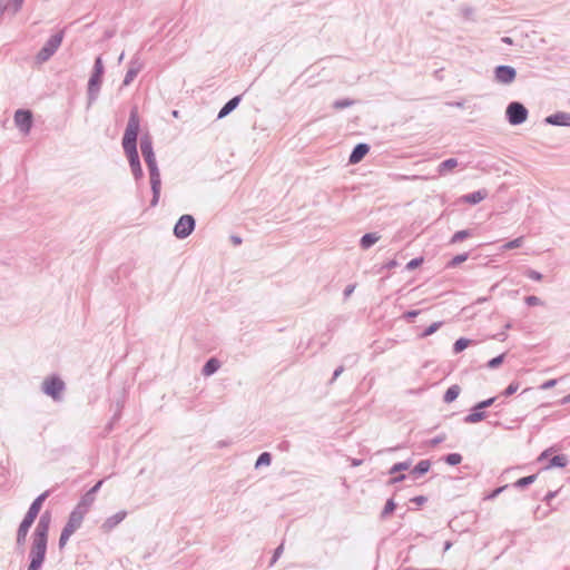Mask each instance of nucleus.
<instances>
[{
  "label": "nucleus",
  "instance_id": "nucleus-34",
  "mask_svg": "<svg viewBox=\"0 0 570 570\" xmlns=\"http://www.w3.org/2000/svg\"><path fill=\"white\" fill-rule=\"evenodd\" d=\"M462 455L460 453H449L446 455L443 456V461L451 465V466H454V465H458L462 462Z\"/></svg>",
  "mask_w": 570,
  "mask_h": 570
},
{
  "label": "nucleus",
  "instance_id": "nucleus-56",
  "mask_svg": "<svg viewBox=\"0 0 570 570\" xmlns=\"http://www.w3.org/2000/svg\"><path fill=\"white\" fill-rule=\"evenodd\" d=\"M354 289H355V284H348V285L345 287L344 292H343L344 299H347V298L352 295V293L354 292Z\"/></svg>",
  "mask_w": 570,
  "mask_h": 570
},
{
  "label": "nucleus",
  "instance_id": "nucleus-42",
  "mask_svg": "<svg viewBox=\"0 0 570 570\" xmlns=\"http://www.w3.org/2000/svg\"><path fill=\"white\" fill-rule=\"evenodd\" d=\"M524 275L529 278V279H532V281H535V282H540L542 278H543V275L535 271V269H527Z\"/></svg>",
  "mask_w": 570,
  "mask_h": 570
},
{
  "label": "nucleus",
  "instance_id": "nucleus-29",
  "mask_svg": "<svg viewBox=\"0 0 570 570\" xmlns=\"http://www.w3.org/2000/svg\"><path fill=\"white\" fill-rule=\"evenodd\" d=\"M395 509H396V503H395L394 499L393 498L387 499L383 510L380 513V518L382 520H385L395 511Z\"/></svg>",
  "mask_w": 570,
  "mask_h": 570
},
{
  "label": "nucleus",
  "instance_id": "nucleus-17",
  "mask_svg": "<svg viewBox=\"0 0 570 570\" xmlns=\"http://www.w3.org/2000/svg\"><path fill=\"white\" fill-rule=\"evenodd\" d=\"M242 101V95H237L230 98L218 111L217 119H223L227 117L232 111H234Z\"/></svg>",
  "mask_w": 570,
  "mask_h": 570
},
{
  "label": "nucleus",
  "instance_id": "nucleus-2",
  "mask_svg": "<svg viewBox=\"0 0 570 570\" xmlns=\"http://www.w3.org/2000/svg\"><path fill=\"white\" fill-rule=\"evenodd\" d=\"M52 514L49 510L41 513L32 533V542L29 551V564L27 570H40L46 560L48 534Z\"/></svg>",
  "mask_w": 570,
  "mask_h": 570
},
{
  "label": "nucleus",
  "instance_id": "nucleus-20",
  "mask_svg": "<svg viewBox=\"0 0 570 570\" xmlns=\"http://www.w3.org/2000/svg\"><path fill=\"white\" fill-rule=\"evenodd\" d=\"M95 500L96 498L91 495V493L86 492L85 494L81 495L75 509L86 515L90 510L91 505L94 504Z\"/></svg>",
  "mask_w": 570,
  "mask_h": 570
},
{
  "label": "nucleus",
  "instance_id": "nucleus-52",
  "mask_svg": "<svg viewBox=\"0 0 570 570\" xmlns=\"http://www.w3.org/2000/svg\"><path fill=\"white\" fill-rule=\"evenodd\" d=\"M445 439H446L445 434H439L435 438L430 440V444L432 446H435V445L442 443L443 441H445Z\"/></svg>",
  "mask_w": 570,
  "mask_h": 570
},
{
  "label": "nucleus",
  "instance_id": "nucleus-36",
  "mask_svg": "<svg viewBox=\"0 0 570 570\" xmlns=\"http://www.w3.org/2000/svg\"><path fill=\"white\" fill-rule=\"evenodd\" d=\"M442 322H434L431 325H429L424 331L421 333V337H428L432 334H434L441 326Z\"/></svg>",
  "mask_w": 570,
  "mask_h": 570
},
{
  "label": "nucleus",
  "instance_id": "nucleus-10",
  "mask_svg": "<svg viewBox=\"0 0 570 570\" xmlns=\"http://www.w3.org/2000/svg\"><path fill=\"white\" fill-rule=\"evenodd\" d=\"M13 120L18 129L27 135L33 126V114L30 109H18L14 112Z\"/></svg>",
  "mask_w": 570,
  "mask_h": 570
},
{
  "label": "nucleus",
  "instance_id": "nucleus-59",
  "mask_svg": "<svg viewBox=\"0 0 570 570\" xmlns=\"http://www.w3.org/2000/svg\"><path fill=\"white\" fill-rule=\"evenodd\" d=\"M343 372H344V366L343 365L337 366L333 372L331 383H333Z\"/></svg>",
  "mask_w": 570,
  "mask_h": 570
},
{
  "label": "nucleus",
  "instance_id": "nucleus-55",
  "mask_svg": "<svg viewBox=\"0 0 570 570\" xmlns=\"http://www.w3.org/2000/svg\"><path fill=\"white\" fill-rule=\"evenodd\" d=\"M75 532H76L75 529H72L69 525L65 524V527L62 528V531H61L60 534L66 537V538H70Z\"/></svg>",
  "mask_w": 570,
  "mask_h": 570
},
{
  "label": "nucleus",
  "instance_id": "nucleus-54",
  "mask_svg": "<svg viewBox=\"0 0 570 570\" xmlns=\"http://www.w3.org/2000/svg\"><path fill=\"white\" fill-rule=\"evenodd\" d=\"M75 532H76L75 529H72L69 525L65 524V527L62 528V531H61L60 534L66 537V538H70Z\"/></svg>",
  "mask_w": 570,
  "mask_h": 570
},
{
  "label": "nucleus",
  "instance_id": "nucleus-9",
  "mask_svg": "<svg viewBox=\"0 0 570 570\" xmlns=\"http://www.w3.org/2000/svg\"><path fill=\"white\" fill-rule=\"evenodd\" d=\"M196 227V219L190 214L181 215L176 222L173 233L176 238L185 239L187 238Z\"/></svg>",
  "mask_w": 570,
  "mask_h": 570
},
{
  "label": "nucleus",
  "instance_id": "nucleus-22",
  "mask_svg": "<svg viewBox=\"0 0 570 570\" xmlns=\"http://www.w3.org/2000/svg\"><path fill=\"white\" fill-rule=\"evenodd\" d=\"M569 463V459L566 454H557L554 456H552L548 464L544 466L546 470H551V469H556V468H559V469H562V468H566Z\"/></svg>",
  "mask_w": 570,
  "mask_h": 570
},
{
  "label": "nucleus",
  "instance_id": "nucleus-25",
  "mask_svg": "<svg viewBox=\"0 0 570 570\" xmlns=\"http://www.w3.org/2000/svg\"><path fill=\"white\" fill-rule=\"evenodd\" d=\"M431 468L430 460H421L411 470L410 474H413L415 478L422 476L429 472Z\"/></svg>",
  "mask_w": 570,
  "mask_h": 570
},
{
  "label": "nucleus",
  "instance_id": "nucleus-19",
  "mask_svg": "<svg viewBox=\"0 0 570 570\" xmlns=\"http://www.w3.org/2000/svg\"><path fill=\"white\" fill-rule=\"evenodd\" d=\"M488 191L485 189H479L462 196V200L470 205H476L485 199Z\"/></svg>",
  "mask_w": 570,
  "mask_h": 570
},
{
  "label": "nucleus",
  "instance_id": "nucleus-38",
  "mask_svg": "<svg viewBox=\"0 0 570 570\" xmlns=\"http://www.w3.org/2000/svg\"><path fill=\"white\" fill-rule=\"evenodd\" d=\"M520 383L518 381L511 382L502 392V395L509 397L519 390Z\"/></svg>",
  "mask_w": 570,
  "mask_h": 570
},
{
  "label": "nucleus",
  "instance_id": "nucleus-21",
  "mask_svg": "<svg viewBox=\"0 0 570 570\" xmlns=\"http://www.w3.org/2000/svg\"><path fill=\"white\" fill-rule=\"evenodd\" d=\"M127 515L126 511H119L115 513L114 515L107 518L105 522L102 523V529L105 531H110L114 528H116Z\"/></svg>",
  "mask_w": 570,
  "mask_h": 570
},
{
  "label": "nucleus",
  "instance_id": "nucleus-53",
  "mask_svg": "<svg viewBox=\"0 0 570 570\" xmlns=\"http://www.w3.org/2000/svg\"><path fill=\"white\" fill-rule=\"evenodd\" d=\"M75 532H76L75 529H72L69 525L65 524V527L62 528V531H61L60 534L66 537V538H70Z\"/></svg>",
  "mask_w": 570,
  "mask_h": 570
},
{
  "label": "nucleus",
  "instance_id": "nucleus-35",
  "mask_svg": "<svg viewBox=\"0 0 570 570\" xmlns=\"http://www.w3.org/2000/svg\"><path fill=\"white\" fill-rule=\"evenodd\" d=\"M272 462V454L269 452H262L255 463V468H259L263 465H269Z\"/></svg>",
  "mask_w": 570,
  "mask_h": 570
},
{
  "label": "nucleus",
  "instance_id": "nucleus-50",
  "mask_svg": "<svg viewBox=\"0 0 570 570\" xmlns=\"http://www.w3.org/2000/svg\"><path fill=\"white\" fill-rule=\"evenodd\" d=\"M558 383V380L557 379H551V380H548L546 382H543L541 385H540V389L541 390H550L552 387H554Z\"/></svg>",
  "mask_w": 570,
  "mask_h": 570
},
{
  "label": "nucleus",
  "instance_id": "nucleus-6",
  "mask_svg": "<svg viewBox=\"0 0 570 570\" xmlns=\"http://www.w3.org/2000/svg\"><path fill=\"white\" fill-rule=\"evenodd\" d=\"M65 391L66 383L58 374L47 376L41 384V392L51 397L55 402H61L63 400Z\"/></svg>",
  "mask_w": 570,
  "mask_h": 570
},
{
  "label": "nucleus",
  "instance_id": "nucleus-1",
  "mask_svg": "<svg viewBox=\"0 0 570 570\" xmlns=\"http://www.w3.org/2000/svg\"><path fill=\"white\" fill-rule=\"evenodd\" d=\"M140 130V119L137 107L131 108L127 127L125 129L121 145L124 153L128 159L129 167L136 181L144 177V170L137 149V138Z\"/></svg>",
  "mask_w": 570,
  "mask_h": 570
},
{
  "label": "nucleus",
  "instance_id": "nucleus-37",
  "mask_svg": "<svg viewBox=\"0 0 570 570\" xmlns=\"http://www.w3.org/2000/svg\"><path fill=\"white\" fill-rule=\"evenodd\" d=\"M354 102H355L354 100L348 99V98L337 99V100L334 101L333 107L335 109L340 110V109H344V108L353 106Z\"/></svg>",
  "mask_w": 570,
  "mask_h": 570
},
{
  "label": "nucleus",
  "instance_id": "nucleus-61",
  "mask_svg": "<svg viewBox=\"0 0 570 570\" xmlns=\"http://www.w3.org/2000/svg\"><path fill=\"white\" fill-rule=\"evenodd\" d=\"M68 540H69V538H66L60 534L59 542H58L59 549H63V547L67 544Z\"/></svg>",
  "mask_w": 570,
  "mask_h": 570
},
{
  "label": "nucleus",
  "instance_id": "nucleus-13",
  "mask_svg": "<svg viewBox=\"0 0 570 570\" xmlns=\"http://www.w3.org/2000/svg\"><path fill=\"white\" fill-rule=\"evenodd\" d=\"M24 0H0V14L4 13L14 17L23 7Z\"/></svg>",
  "mask_w": 570,
  "mask_h": 570
},
{
  "label": "nucleus",
  "instance_id": "nucleus-44",
  "mask_svg": "<svg viewBox=\"0 0 570 570\" xmlns=\"http://www.w3.org/2000/svg\"><path fill=\"white\" fill-rule=\"evenodd\" d=\"M509 488L508 484L505 485H502V487H499L497 489H494L493 491H491L490 493H488L484 499L485 500H494L499 494H501L504 490H507Z\"/></svg>",
  "mask_w": 570,
  "mask_h": 570
},
{
  "label": "nucleus",
  "instance_id": "nucleus-28",
  "mask_svg": "<svg viewBox=\"0 0 570 570\" xmlns=\"http://www.w3.org/2000/svg\"><path fill=\"white\" fill-rule=\"evenodd\" d=\"M411 465H412V460H411V459H409V460H406V461H402V462H396V463H394V464L389 469L387 473H389L390 475H394V474H396V473H401V472H403V471L409 470V469L411 468Z\"/></svg>",
  "mask_w": 570,
  "mask_h": 570
},
{
  "label": "nucleus",
  "instance_id": "nucleus-45",
  "mask_svg": "<svg viewBox=\"0 0 570 570\" xmlns=\"http://www.w3.org/2000/svg\"><path fill=\"white\" fill-rule=\"evenodd\" d=\"M423 263V257H415L412 258L405 266V269L407 271H414L415 268L420 267Z\"/></svg>",
  "mask_w": 570,
  "mask_h": 570
},
{
  "label": "nucleus",
  "instance_id": "nucleus-26",
  "mask_svg": "<svg viewBox=\"0 0 570 570\" xmlns=\"http://www.w3.org/2000/svg\"><path fill=\"white\" fill-rule=\"evenodd\" d=\"M460 392L461 387L458 384L451 385L443 394V402L448 404L454 402L460 395Z\"/></svg>",
  "mask_w": 570,
  "mask_h": 570
},
{
  "label": "nucleus",
  "instance_id": "nucleus-8",
  "mask_svg": "<svg viewBox=\"0 0 570 570\" xmlns=\"http://www.w3.org/2000/svg\"><path fill=\"white\" fill-rule=\"evenodd\" d=\"M529 111L520 101H511L505 109V118L512 126H519L527 121Z\"/></svg>",
  "mask_w": 570,
  "mask_h": 570
},
{
  "label": "nucleus",
  "instance_id": "nucleus-16",
  "mask_svg": "<svg viewBox=\"0 0 570 570\" xmlns=\"http://www.w3.org/2000/svg\"><path fill=\"white\" fill-rule=\"evenodd\" d=\"M487 417V412L476 407V403L470 409V413L464 416L463 422L466 424H475Z\"/></svg>",
  "mask_w": 570,
  "mask_h": 570
},
{
  "label": "nucleus",
  "instance_id": "nucleus-14",
  "mask_svg": "<svg viewBox=\"0 0 570 570\" xmlns=\"http://www.w3.org/2000/svg\"><path fill=\"white\" fill-rule=\"evenodd\" d=\"M368 151L370 145L365 142H360L355 145L350 154L348 163L352 165L358 164L368 154Z\"/></svg>",
  "mask_w": 570,
  "mask_h": 570
},
{
  "label": "nucleus",
  "instance_id": "nucleus-58",
  "mask_svg": "<svg viewBox=\"0 0 570 570\" xmlns=\"http://www.w3.org/2000/svg\"><path fill=\"white\" fill-rule=\"evenodd\" d=\"M553 452V448H548L538 458V461L541 462L550 456V454Z\"/></svg>",
  "mask_w": 570,
  "mask_h": 570
},
{
  "label": "nucleus",
  "instance_id": "nucleus-11",
  "mask_svg": "<svg viewBox=\"0 0 570 570\" xmlns=\"http://www.w3.org/2000/svg\"><path fill=\"white\" fill-rule=\"evenodd\" d=\"M494 80L501 85H510L517 78V70L508 65H499L493 70Z\"/></svg>",
  "mask_w": 570,
  "mask_h": 570
},
{
  "label": "nucleus",
  "instance_id": "nucleus-41",
  "mask_svg": "<svg viewBox=\"0 0 570 570\" xmlns=\"http://www.w3.org/2000/svg\"><path fill=\"white\" fill-rule=\"evenodd\" d=\"M497 400H498V396H492V397L485 399L483 401L478 402L476 407L485 410V409L492 406Z\"/></svg>",
  "mask_w": 570,
  "mask_h": 570
},
{
  "label": "nucleus",
  "instance_id": "nucleus-60",
  "mask_svg": "<svg viewBox=\"0 0 570 570\" xmlns=\"http://www.w3.org/2000/svg\"><path fill=\"white\" fill-rule=\"evenodd\" d=\"M557 495V492L556 491H549L544 498H543V501L549 504L551 502L552 499H554Z\"/></svg>",
  "mask_w": 570,
  "mask_h": 570
},
{
  "label": "nucleus",
  "instance_id": "nucleus-33",
  "mask_svg": "<svg viewBox=\"0 0 570 570\" xmlns=\"http://www.w3.org/2000/svg\"><path fill=\"white\" fill-rule=\"evenodd\" d=\"M472 343L471 340L465 337L458 338L453 344V352L455 354L463 352L470 344Z\"/></svg>",
  "mask_w": 570,
  "mask_h": 570
},
{
  "label": "nucleus",
  "instance_id": "nucleus-39",
  "mask_svg": "<svg viewBox=\"0 0 570 570\" xmlns=\"http://www.w3.org/2000/svg\"><path fill=\"white\" fill-rule=\"evenodd\" d=\"M504 357H505V354L502 353V354H500V355L489 360L488 363H487V366L489 368H497V367H499L503 363Z\"/></svg>",
  "mask_w": 570,
  "mask_h": 570
},
{
  "label": "nucleus",
  "instance_id": "nucleus-7",
  "mask_svg": "<svg viewBox=\"0 0 570 570\" xmlns=\"http://www.w3.org/2000/svg\"><path fill=\"white\" fill-rule=\"evenodd\" d=\"M63 37L65 30H60L55 35L50 36V38L46 41L43 47L36 55V62L41 65L48 61L61 46Z\"/></svg>",
  "mask_w": 570,
  "mask_h": 570
},
{
  "label": "nucleus",
  "instance_id": "nucleus-24",
  "mask_svg": "<svg viewBox=\"0 0 570 570\" xmlns=\"http://www.w3.org/2000/svg\"><path fill=\"white\" fill-rule=\"evenodd\" d=\"M83 518H85L83 513H81L80 511H77L76 509H73L70 512L68 521H67L66 524L77 531L81 527Z\"/></svg>",
  "mask_w": 570,
  "mask_h": 570
},
{
  "label": "nucleus",
  "instance_id": "nucleus-4",
  "mask_svg": "<svg viewBox=\"0 0 570 570\" xmlns=\"http://www.w3.org/2000/svg\"><path fill=\"white\" fill-rule=\"evenodd\" d=\"M50 491L47 490L39 494L30 504L27 513L24 514L22 521L20 522L18 530H17V546L22 547L26 543L28 532L31 528V525L35 523L38 514L41 511V508L43 505V502L49 497Z\"/></svg>",
  "mask_w": 570,
  "mask_h": 570
},
{
  "label": "nucleus",
  "instance_id": "nucleus-43",
  "mask_svg": "<svg viewBox=\"0 0 570 570\" xmlns=\"http://www.w3.org/2000/svg\"><path fill=\"white\" fill-rule=\"evenodd\" d=\"M522 244H523V237H518V238H514V239L505 243L503 247L507 249H514V248L521 247Z\"/></svg>",
  "mask_w": 570,
  "mask_h": 570
},
{
  "label": "nucleus",
  "instance_id": "nucleus-23",
  "mask_svg": "<svg viewBox=\"0 0 570 570\" xmlns=\"http://www.w3.org/2000/svg\"><path fill=\"white\" fill-rule=\"evenodd\" d=\"M380 238L377 233H366L360 239V247L366 250L377 243Z\"/></svg>",
  "mask_w": 570,
  "mask_h": 570
},
{
  "label": "nucleus",
  "instance_id": "nucleus-62",
  "mask_svg": "<svg viewBox=\"0 0 570 570\" xmlns=\"http://www.w3.org/2000/svg\"><path fill=\"white\" fill-rule=\"evenodd\" d=\"M230 240L234 245H240L243 243V239L237 235H232Z\"/></svg>",
  "mask_w": 570,
  "mask_h": 570
},
{
  "label": "nucleus",
  "instance_id": "nucleus-30",
  "mask_svg": "<svg viewBox=\"0 0 570 570\" xmlns=\"http://www.w3.org/2000/svg\"><path fill=\"white\" fill-rule=\"evenodd\" d=\"M535 479H537V474H531V475L520 478L513 483V487L517 489L523 490V489L528 488L529 485H531L535 481Z\"/></svg>",
  "mask_w": 570,
  "mask_h": 570
},
{
  "label": "nucleus",
  "instance_id": "nucleus-18",
  "mask_svg": "<svg viewBox=\"0 0 570 570\" xmlns=\"http://www.w3.org/2000/svg\"><path fill=\"white\" fill-rule=\"evenodd\" d=\"M220 365L222 363L217 357H209L203 365L202 374L204 376H212L220 368Z\"/></svg>",
  "mask_w": 570,
  "mask_h": 570
},
{
  "label": "nucleus",
  "instance_id": "nucleus-3",
  "mask_svg": "<svg viewBox=\"0 0 570 570\" xmlns=\"http://www.w3.org/2000/svg\"><path fill=\"white\" fill-rule=\"evenodd\" d=\"M140 150L149 173L150 188L153 193L150 206L155 207L159 203L160 198L161 177L153 147V137L149 132H145L140 137Z\"/></svg>",
  "mask_w": 570,
  "mask_h": 570
},
{
  "label": "nucleus",
  "instance_id": "nucleus-46",
  "mask_svg": "<svg viewBox=\"0 0 570 570\" xmlns=\"http://www.w3.org/2000/svg\"><path fill=\"white\" fill-rule=\"evenodd\" d=\"M406 478H407V475L404 473H396L389 479L387 484L392 485V484L403 482Z\"/></svg>",
  "mask_w": 570,
  "mask_h": 570
},
{
  "label": "nucleus",
  "instance_id": "nucleus-31",
  "mask_svg": "<svg viewBox=\"0 0 570 570\" xmlns=\"http://www.w3.org/2000/svg\"><path fill=\"white\" fill-rule=\"evenodd\" d=\"M471 235H472V232H471L470 229H461V230H458V232H455V233L452 235V237H451V239H450L449 244H451V245H453V244H458V243H460V242H462V240H464V239L469 238Z\"/></svg>",
  "mask_w": 570,
  "mask_h": 570
},
{
  "label": "nucleus",
  "instance_id": "nucleus-64",
  "mask_svg": "<svg viewBox=\"0 0 570 570\" xmlns=\"http://www.w3.org/2000/svg\"><path fill=\"white\" fill-rule=\"evenodd\" d=\"M495 338H497V340H499V341H501V342H502V341H505V338H507V333L503 331V332H501V333L497 334V335H495Z\"/></svg>",
  "mask_w": 570,
  "mask_h": 570
},
{
  "label": "nucleus",
  "instance_id": "nucleus-12",
  "mask_svg": "<svg viewBox=\"0 0 570 570\" xmlns=\"http://www.w3.org/2000/svg\"><path fill=\"white\" fill-rule=\"evenodd\" d=\"M142 66L144 65L137 55L135 57H132V59L129 62L128 70L125 75L122 86H129L134 81V79L137 77V75L140 72V70L142 69Z\"/></svg>",
  "mask_w": 570,
  "mask_h": 570
},
{
  "label": "nucleus",
  "instance_id": "nucleus-48",
  "mask_svg": "<svg viewBox=\"0 0 570 570\" xmlns=\"http://www.w3.org/2000/svg\"><path fill=\"white\" fill-rule=\"evenodd\" d=\"M420 314V311L417 309H410V311H406L404 314H403V318L406 320L407 322H413L414 318Z\"/></svg>",
  "mask_w": 570,
  "mask_h": 570
},
{
  "label": "nucleus",
  "instance_id": "nucleus-32",
  "mask_svg": "<svg viewBox=\"0 0 570 570\" xmlns=\"http://www.w3.org/2000/svg\"><path fill=\"white\" fill-rule=\"evenodd\" d=\"M469 258V253L458 254L446 263V268H455Z\"/></svg>",
  "mask_w": 570,
  "mask_h": 570
},
{
  "label": "nucleus",
  "instance_id": "nucleus-40",
  "mask_svg": "<svg viewBox=\"0 0 570 570\" xmlns=\"http://www.w3.org/2000/svg\"><path fill=\"white\" fill-rule=\"evenodd\" d=\"M284 551V542H282L277 548H275L273 556L269 561V567H273L277 560L281 558L282 553Z\"/></svg>",
  "mask_w": 570,
  "mask_h": 570
},
{
  "label": "nucleus",
  "instance_id": "nucleus-27",
  "mask_svg": "<svg viewBox=\"0 0 570 570\" xmlns=\"http://www.w3.org/2000/svg\"><path fill=\"white\" fill-rule=\"evenodd\" d=\"M458 166V159L448 158L439 164L438 173L444 175Z\"/></svg>",
  "mask_w": 570,
  "mask_h": 570
},
{
  "label": "nucleus",
  "instance_id": "nucleus-57",
  "mask_svg": "<svg viewBox=\"0 0 570 570\" xmlns=\"http://www.w3.org/2000/svg\"><path fill=\"white\" fill-rule=\"evenodd\" d=\"M399 265L396 259H390L389 262H386L381 269H392V268H395L396 266Z\"/></svg>",
  "mask_w": 570,
  "mask_h": 570
},
{
  "label": "nucleus",
  "instance_id": "nucleus-51",
  "mask_svg": "<svg viewBox=\"0 0 570 570\" xmlns=\"http://www.w3.org/2000/svg\"><path fill=\"white\" fill-rule=\"evenodd\" d=\"M410 501L416 505H423L428 501V498L425 495H416Z\"/></svg>",
  "mask_w": 570,
  "mask_h": 570
},
{
  "label": "nucleus",
  "instance_id": "nucleus-49",
  "mask_svg": "<svg viewBox=\"0 0 570 570\" xmlns=\"http://www.w3.org/2000/svg\"><path fill=\"white\" fill-rule=\"evenodd\" d=\"M105 480L101 479L99 481L96 482V484H94L87 492L88 493H91V495H94L96 498V494L98 493V491L100 490L101 485L104 484Z\"/></svg>",
  "mask_w": 570,
  "mask_h": 570
},
{
  "label": "nucleus",
  "instance_id": "nucleus-5",
  "mask_svg": "<svg viewBox=\"0 0 570 570\" xmlns=\"http://www.w3.org/2000/svg\"><path fill=\"white\" fill-rule=\"evenodd\" d=\"M105 75V66L101 56H97L88 80L87 99L90 107L98 98Z\"/></svg>",
  "mask_w": 570,
  "mask_h": 570
},
{
  "label": "nucleus",
  "instance_id": "nucleus-15",
  "mask_svg": "<svg viewBox=\"0 0 570 570\" xmlns=\"http://www.w3.org/2000/svg\"><path fill=\"white\" fill-rule=\"evenodd\" d=\"M544 122L551 126H570V114L564 111H557L546 117Z\"/></svg>",
  "mask_w": 570,
  "mask_h": 570
},
{
  "label": "nucleus",
  "instance_id": "nucleus-47",
  "mask_svg": "<svg viewBox=\"0 0 570 570\" xmlns=\"http://www.w3.org/2000/svg\"><path fill=\"white\" fill-rule=\"evenodd\" d=\"M524 302L528 306H538L542 304V301L534 295H529L524 298Z\"/></svg>",
  "mask_w": 570,
  "mask_h": 570
},
{
  "label": "nucleus",
  "instance_id": "nucleus-63",
  "mask_svg": "<svg viewBox=\"0 0 570 570\" xmlns=\"http://www.w3.org/2000/svg\"><path fill=\"white\" fill-rule=\"evenodd\" d=\"M291 444L288 441H282L279 444H278V449L282 450V451H287L289 449Z\"/></svg>",
  "mask_w": 570,
  "mask_h": 570
}]
</instances>
